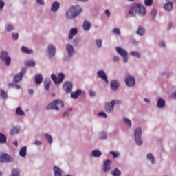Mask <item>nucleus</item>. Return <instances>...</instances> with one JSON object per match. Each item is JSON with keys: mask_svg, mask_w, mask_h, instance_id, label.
Segmentation results:
<instances>
[{"mask_svg": "<svg viewBox=\"0 0 176 176\" xmlns=\"http://www.w3.org/2000/svg\"><path fill=\"white\" fill-rule=\"evenodd\" d=\"M134 12L135 14H138V16H140L142 17L146 16V8L141 3L132 5L129 12V14L134 16Z\"/></svg>", "mask_w": 176, "mask_h": 176, "instance_id": "nucleus-1", "label": "nucleus"}, {"mask_svg": "<svg viewBox=\"0 0 176 176\" xmlns=\"http://www.w3.org/2000/svg\"><path fill=\"white\" fill-rule=\"evenodd\" d=\"M82 10L80 6H73L66 10L65 17L69 20H74L75 17H77L78 14L82 13Z\"/></svg>", "mask_w": 176, "mask_h": 176, "instance_id": "nucleus-2", "label": "nucleus"}, {"mask_svg": "<svg viewBox=\"0 0 176 176\" xmlns=\"http://www.w3.org/2000/svg\"><path fill=\"white\" fill-rule=\"evenodd\" d=\"M64 108V102L60 99H56L52 102L48 104L46 107L47 111L53 109L54 111H60Z\"/></svg>", "mask_w": 176, "mask_h": 176, "instance_id": "nucleus-3", "label": "nucleus"}, {"mask_svg": "<svg viewBox=\"0 0 176 176\" xmlns=\"http://www.w3.org/2000/svg\"><path fill=\"white\" fill-rule=\"evenodd\" d=\"M65 52H66V55L64 57L65 61L69 62L72 58H74V56H75L76 50L75 47L74 45H72L70 43H68L65 46Z\"/></svg>", "mask_w": 176, "mask_h": 176, "instance_id": "nucleus-4", "label": "nucleus"}, {"mask_svg": "<svg viewBox=\"0 0 176 176\" xmlns=\"http://www.w3.org/2000/svg\"><path fill=\"white\" fill-rule=\"evenodd\" d=\"M120 104H122V100L119 99L112 100L110 102L105 103L104 110L107 113H111V112H113L115 105H120Z\"/></svg>", "mask_w": 176, "mask_h": 176, "instance_id": "nucleus-5", "label": "nucleus"}, {"mask_svg": "<svg viewBox=\"0 0 176 176\" xmlns=\"http://www.w3.org/2000/svg\"><path fill=\"white\" fill-rule=\"evenodd\" d=\"M133 134L136 145H138V146H142V144H144L142 142V129L140 126L137 127L135 129Z\"/></svg>", "mask_w": 176, "mask_h": 176, "instance_id": "nucleus-6", "label": "nucleus"}, {"mask_svg": "<svg viewBox=\"0 0 176 176\" xmlns=\"http://www.w3.org/2000/svg\"><path fill=\"white\" fill-rule=\"evenodd\" d=\"M116 52L119 54L123 60V63H129V52L124 48L120 47H116Z\"/></svg>", "mask_w": 176, "mask_h": 176, "instance_id": "nucleus-7", "label": "nucleus"}, {"mask_svg": "<svg viewBox=\"0 0 176 176\" xmlns=\"http://www.w3.org/2000/svg\"><path fill=\"white\" fill-rule=\"evenodd\" d=\"M0 60H1V61H4L7 67L10 65L12 61V58L9 56V52L5 50H3L0 52Z\"/></svg>", "mask_w": 176, "mask_h": 176, "instance_id": "nucleus-8", "label": "nucleus"}, {"mask_svg": "<svg viewBox=\"0 0 176 176\" xmlns=\"http://www.w3.org/2000/svg\"><path fill=\"white\" fill-rule=\"evenodd\" d=\"M56 52H57V48L56 47V45L53 44L48 45L47 53L49 60H52V58H54Z\"/></svg>", "mask_w": 176, "mask_h": 176, "instance_id": "nucleus-9", "label": "nucleus"}, {"mask_svg": "<svg viewBox=\"0 0 176 176\" xmlns=\"http://www.w3.org/2000/svg\"><path fill=\"white\" fill-rule=\"evenodd\" d=\"M13 162H14V158L8 153L0 155V163H13Z\"/></svg>", "mask_w": 176, "mask_h": 176, "instance_id": "nucleus-10", "label": "nucleus"}, {"mask_svg": "<svg viewBox=\"0 0 176 176\" xmlns=\"http://www.w3.org/2000/svg\"><path fill=\"white\" fill-rule=\"evenodd\" d=\"M124 82L128 87H134L135 86V78L131 75H127Z\"/></svg>", "mask_w": 176, "mask_h": 176, "instance_id": "nucleus-11", "label": "nucleus"}, {"mask_svg": "<svg viewBox=\"0 0 176 176\" xmlns=\"http://www.w3.org/2000/svg\"><path fill=\"white\" fill-rule=\"evenodd\" d=\"M27 69L23 67L19 73H18L16 76L13 78L14 83H19V82H21L23 80V76L25 74Z\"/></svg>", "mask_w": 176, "mask_h": 176, "instance_id": "nucleus-12", "label": "nucleus"}, {"mask_svg": "<svg viewBox=\"0 0 176 176\" xmlns=\"http://www.w3.org/2000/svg\"><path fill=\"white\" fill-rule=\"evenodd\" d=\"M97 76L99 78V79H102V80H104L105 83H109V81H108V76H107V73H105V71L104 70H98L97 72Z\"/></svg>", "mask_w": 176, "mask_h": 176, "instance_id": "nucleus-13", "label": "nucleus"}, {"mask_svg": "<svg viewBox=\"0 0 176 176\" xmlns=\"http://www.w3.org/2000/svg\"><path fill=\"white\" fill-rule=\"evenodd\" d=\"M111 164H112V160H107L106 161H104L103 162V171L104 173H108V171H111L112 167L111 166Z\"/></svg>", "mask_w": 176, "mask_h": 176, "instance_id": "nucleus-14", "label": "nucleus"}, {"mask_svg": "<svg viewBox=\"0 0 176 176\" xmlns=\"http://www.w3.org/2000/svg\"><path fill=\"white\" fill-rule=\"evenodd\" d=\"M146 159L147 162H149L152 166L156 164V158H155V155L153 153H148L146 154Z\"/></svg>", "mask_w": 176, "mask_h": 176, "instance_id": "nucleus-15", "label": "nucleus"}, {"mask_svg": "<svg viewBox=\"0 0 176 176\" xmlns=\"http://www.w3.org/2000/svg\"><path fill=\"white\" fill-rule=\"evenodd\" d=\"M120 86V83L118 80H113L110 82V87L111 90H113V91H116V90L119 89Z\"/></svg>", "mask_w": 176, "mask_h": 176, "instance_id": "nucleus-16", "label": "nucleus"}, {"mask_svg": "<svg viewBox=\"0 0 176 176\" xmlns=\"http://www.w3.org/2000/svg\"><path fill=\"white\" fill-rule=\"evenodd\" d=\"M72 82H65L63 84V90L65 93H72Z\"/></svg>", "mask_w": 176, "mask_h": 176, "instance_id": "nucleus-17", "label": "nucleus"}, {"mask_svg": "<svg viewBox=\"0 0 176 176\" xmlns=\"http://www.w3.org/2000/svg\"><path fill=\"white\" fill-rule=\"evenodd\" d=\"M78 34V29L76 28H72L69 32L68 38L70 40L74 39V37Z\"/></svg>", "mask_w": 176, "mask_h": 176, "instance_id": "nucleus-18", "label": "nucleus"}, {"mask_svg": "<svg viewBox=\"0 0 176 176\" xmlns=\"http://www.w3.org/2000/svg\"><path fill=\"white\" fill-rule=\"evenodd\" d=\"M137 35L139 36H144L146 34V30L142 25H139L136 31Z\"/></svg>", "mask_w": 176, "mask_h": 176, "instance_id": "nucleus-19", "label": "nucleus"}, {"mask_svg": "<svg viewBox=\"0 0 176 176\" xmlns=\"http://www.w3.org/2000/svg\"><path fill=\"white\" fill-rule=\"evenodd\" d=\"M90 156L91 157H96V159H98L102 156V153H101L100 150L95 149L91 151Z\"/></svg>", "mask_w": 176, "mask_h": 176, "instance_id": "nucleus-20", "label": "nucleus"}, {"mask_svg": "<svg viewBox=\"0 0 176 176\" xmlns=\"http://www.w3.org/2000/svg\"><path fill=\"white\" fill-rule=\"evenodd\" d=\"M58 9H60V2L58 1H54L51 5V12H58Z\"/></svg>", "mask_w": 176, "mask_h": 176, "instance_id": "nucleus-21", "label": "nucleus"}, {"mask_svg": "<svg viewBox=\"0 0 176 176\" xmlns=\"http://www.w3.org/2000/svg\"><path fill=\"white\" fill-rule=\"evenodd\" d=\"M157 107L160 109H163L166 107V101L162 98H159L157 101Z\"/></svg>", "mask_w": 176, "mask_h": 176, "instance_id": "nucleus-22", "label": "nucleus"}, {"mask_svg": "<svg viewBox=\"0 0 176 176\" xmlns=\"http://www.w3.org/2000/svg\"><path fill=\"white\" fill-rule=\"evenodd\" d=\"M173 8H174V5L171 1H167L164 4V9L166 10V12H171Z\"/></svg>", "mask_w": 176, "mask_h": 176, "instance_id": "nucleus-23", "label": "nucleus"}, {"mask_svg": "<svg viewBox=\"0 0 176 176\" xmlns=\"http://www.w3.org/2000/svg\"><path fill=\"white\" fill-rule=\"evenodd\" d=\"M19 156L23 159L27 157V146H23L19 150Z\"/></svg>", "mask_w": 176, "mask_h": 176, "instance_id": "nucleus-24", "label": "nucleus"}, {"mask_svg": "<svg viewBox=\"0 0 176 176\" xmlns=\"http://www.w3.org/2000/svg\"><path fill=\"white\" fill-rule=\"evenodd\" d=\"M122 122L126 126V127H129V129H130L133 126V122L127 117H123Z\"/></svg>", "mask_w": 176, "mask_h": 176, "instance_id": "nucleus-25", "label": "nucleus"}, {"mask_svg": "<svg viewBox=\"0 0 176 176\" xmlns=\"http://www.w3.org/2000/svg\"><path fill=\"white\" fill-rule=\"evenodd\" d=\"M53 171L55 176H63V170L61 168L57 166H53Z\"/></svg>", "mask_w": 176, "mask_h": 176, "instance_id": "nucleus-26", "label": "nucleus"}, {"mask_svg": "<svg viewBox=\"0 0 176 176\" xmlns=\"http://www.w3.org/2000/svg\"><path fill=\"white\" fill-rule=\"evenodd\" d=\"M98 138L100 141H107L108 140V133L105 131H101L98 133Z\"/></svg>", "mask_w": 176, "mask_h": 176, "instance_id": "nucleus-27", "label": "nucleus"}, {"mask_svg": "<svg viewBox=\"0 0 176 176\" xmlns=\"http://www.w3.org/2000/svg\"><path fill=\"white\" fill-rule=\"evenodd\" d=\"M34 79L36 85H41V83L43 82V76H42L41 74H36Z\"/></svg>", "mask_w": 176, "mask_h": 176, "instance_id": "nucleus-28", "label": "nucleus"}, {"mask_svg": "<svg viewBox=\"0 0 176 176\" xmlns=\"http://www.w3.org/2000/svg\"><path fill=\"white\" fill-rule=\"evenodd\" d=\"M15 30L16 28H14V25L12 23H8L6 25V27H5L6 32H13V31H14Z\"/></svg>", "mask_w": 176, "mask_h": 176, "instance_id": "nucleus-29", "label": "nucleus"}, {"mask_svg": "<svg viewBox=\"0 0 176 176\" xmlns=\"http://www.w3.org/2000/svg\"><path fill=\"white\" fill-rule=\"evenodd\" d=\"M129 55L132 57H135V58H141L142 57V55H141V53L137 50H133L129 52Z\"/></svg>", "mask_w": 176, "mask_h": 176, "instance_id": "nucleus-30", "label": "nucleus"}, {"mask_svg": "<svg viewBox=\"0 0 176 176\" xmlns=\"http://www.w3.org/2000/svg\"><path fill=\"white\" fill-rule=\"evenodd\" d=\"M52 85V80L46 79L44 81V89L46 91L50 90V86Z\"/></svg>", "mask_w": 176, "mask_h": 176, "instance_id": "nucleus-31", "label": "nucleus"}, {"mask_svg": "<svg viewBox=\"0 0 176 176\" xmlns=\"http://www.w3.org/2000/svg\"><path fill=\"white\" fill-rule=\"evenodd\" d=\"M90 28H91V23L87 21H85L82 25V29L87 32L90 31Z\"/></svg>", "mask_w": 176, "mask_h": 176, "instance_id": "nucleus-32", "label": "nucleus"}, {"mask_svg": "<svg viewBox=\"0 0 176 176\" xmlns=\"http://www.w3.org/2000/svg\"><path fill=\"white\" fill-rule=\"evenodd\" d=\"M15 113L17 115V116H20L21 118L25 116V113L24 112V111H23V109H21V107H18L16 109Z\"/></svg>", "mask_w": 176, "mask_h": 176, "instance_id": "nucleus-33", "label": "nucleus"}, {"mask_svg": "<svg viewBox=\"0 0 176 176\" xmlns=\"http://www.w3.org/2000/svg\"><path fill=\"white\" fill-rule=\"evenodd\" d=\"M64 79H65V74L64 73H58L57 78V85H60L64 82Z\"/></svg>", "mask_w": 176, "mask_h": 176, "instance_id": "nucleus-34", "label": "nucleus"}, {"mask_svg": "<svg viewBox=\"0 0 176 176\" xmlns=\"http://www.w3.org/2000/svg\"><path fill=\"white\" fill-rule=\"evenodd\" d=\"M21 50L23 53H25V54H33L34 53V50L28 49V47L25 46H22L21 47Z\"/></svg>", "mask_w": 176, "mask_h": 176, "instance_id": "nucleus-35", "label": "nucleus"}, {"mask_svg": "<svg viewBox=\"0 0 176 176\" xmlns=\"http://www.w3.org/2000/svg\"><path fill=\"white\" fill-rule=\"evenodd\" d=\"M70 93H71L72 98H73L74 100H76V98H78L79 96L82 94V90L78 89L75 92H70Z\"/></svg>", "mask_w": 176, "mask_h": 176, "instance_id": "nucleus-36", "label": "nucleus"}, {"mask_svg": "<svg viewBox=\"0 0 176 176\" xmlns=\"http://www.w3.org/2000/svg\"><path fill=\"white\" fill-rule=\"evenodd\" d=\"M20 127L15 126H13L10 130V134L11 135H16L20 133Z\"/></svg>", "mask_w": 176, "mask_h": 176, "instance_id": "nucleus-37", "label": "nucleus"}, {"mask_svg": "<svg viewBox=\"0 0 176 176\" xmlns=\"http://www.w3.org/2000/svg\"><path fill=\"white\" fill-rule=\"evenodd\" d=\"M44 137L46 141H47L48 144H50V145H52V144H53V137H52V135L49 133H45Z\"/></svg>", "mask_w": 176, "mask_h": 176, "instance_id": "nucleus-38", "label": "nucleus"}, {"mask_svg": "<svg viewBox=\"0 0 176 176\" xmlns=\"http://www.w3.org/2000/svg\"><path fill=\"white\" fill-rule=\"evenodd\" d=\"M72 108L69 107L67 109L63 114V118H69L71 116V113L72 112Z\"/></svg>", "mask_w": 176, "mask_h": 176, "instance_id": "nucleus-39", "label": "nucleus"}, {"mask_svg": "<svg viewBox=\"0 0 176 176\" xmlns=\"http://www.w3.org/2000/svg\"><path fill=\"white\" fill-rule=\"evenodd\" d=\"M111 175L113 176H121L122 171L119 170V168H116L113 170L111 171Z\"/></svg>", "mask_w": 176, "mask_h": 176, "instance_id": "nucleus-40", "label": "nucleus"}, {"mask_svg": "<svg viewBox=\"0 0 176 176\" xmlns=\"http://www.w3.org/2000/svg\"><path fill=\"white\" fill-rule=\"evenodd\" d=\"M95 43L98 49H101V47H102V39L97 38L95 41Z\"/></svg>", "mask_w": 176, "mask_h": 176, "instance_id": "nucleus-41", "label": "nucleus"}, {"mask_svg": "<svg viewBox=\"0 0 176 176\" xmlns=\"http://www.w3.org/2000/svg\"><path fill=\"white\" fill-rule=\"evenodd\" d=\"M112 34H113V35H116L117 36H120V28H115L112 30Z\"/></svg>", "mask_w": 176, "mask_h": 176, "instance_id": "nucleus-42", "label": "nucleus"}, {"mask_svg": "<svg viewBox=\"0 0 176 176\" xmlns=\"http://www.w3.org/2000/svg\"><path fill=\"white\" fill-rule=\"evenodd\" d=\"M109 155H112L113 159H118L120 156V153L118 151H110Z\"/></svg>", "mask_w": 176, "mask_h": 176, "instance_id": "nucleus-43", "label": "nucleus"}, {"mask_svg": "<svg viewBox=\"0 0 176 176\" xmlns=\"http://www.w3.org/2000/svg\"><path fill=\"white\" fill-rule=\"evenodd\" d=\"M0 144H6V135L0 133Z\"/></svg>", "mask_w": 176, "mask_h": 176, "instance_id": "nucleus-44", "label": "nucleus"}, {"mask_svg": "<svg viewBox=\"0 0 176 176\" xmlns=\"http://www.w3.org/2000/svg\"><path fill=\"white\" fill-rule=\"evenodd\" d=\"M0 96L1 98L6 100L8 98V93L5 90L1 89L0 92Z\"/></svg>", "mask_w": 176, "mask_h": 176, "instance_id": "nucleus-45", "label": "nucleus"}, {"mask_svg": "<svg viewBox=\"0 0 176 176\" xmlns=\"http://www.w3.org/2000/svg\"><path fill=\"white\" fill-rule=\"evenodd\" d=\"M161 76H166L167 78H169L171 76V72L168 71H164L160 72Z\"/></svg>", "mask_w": 176, "mask_h": 176, "instance_id": "nucleus-46", "label": "nucleus"}, {"mask_svg": "<svg viewBox=\"0 0 176 176\" xmlns=\"http://www.w3.org/2000/svg\"><path fill=\"white\" fill-rule=\"evenodd\" d=\"M36 62L34 60H29L26 62V65L28 67H35Z\"/></svg>", "mask_w": 176, "mask_h": 176, "instance_id": "nucleus-47", "label": "nucleus"}, {"mask_svg": "<svg viewBox=\"0 0 176 176\" xmlns=\"http://www.w3.org/2000/svg\"><path fill=\"white\" fill-rule=\"evenodd\" d=\"M145 6H152L153 5V0H144Z\"/></svg>", "mask_w": 176, "mask_h": 176, "instance_id": "nucleus-48", "label": "nucleus"}, {"mask_svg": "<svg viewBox=\"0 0 176 176\" xmlns=\"http://www.w3.org/2000/svg\"><path fill=\"white\" fill-rule=\"evenodd\" d=\"M51 79L53 80L55 85H57V76L54 73L51 74Z\"/></svg>", "mask_w": 176, "mask_h": 176, "instance_id": "nucleus-49", "label": "nucleus"}, {"mask_svg": "<svg viewBox=\"0 0 176 176\" xmlns=\"http://www.w3.org/2000/svg\"><path fill=\"white\" fill-rule=\"evenodd\" d=\"M12 36L14 41H17V39H19V33L12 32Z\"/></svg>", "mask_w": 176, "mask_h": 176, "instance_id": "nucleus-50", "label": "nucleus"}, {"mask_svg": "<svg viewBox=\"0 0 176 176\" xmlns=\"http://www.w3.org/2000/svg\"><path fill=\"white\" fill-rule=\"evenodd\" d=\"M151 14L153 16V17H156V14H157V11L156 9L153 8L151 10Z\"/></svg>", "mask_w": 176, "mask_h": 176, "instance_id": "nucleus-51", "label": "nucleus"}, {"mask_svg": "<svg viewBox=\"0 0 176 176\" xmlns=\"http://www.w3.org/2000/svg\"><path fill=\"white\" fill-rule=\"evenodd\" d=\"M98 118H104V119H107V113H105L104 112H100L99 113H98Z\"/></svg>", "mask_w": 176, "mask_h": 176, "instance_id": "nucleus-52", "label": "nucleus"}, {"mask_svg": "<svg viewBox=\"0 0 176 176\" xmlns=\"http://www.w3.org/2000/svg\"><path fill=\"white\" fill-rule=\"evenodd\" d=\"M89 97H96V91L91 89L88 93Z\"/></svg>", "mask_w": 176, "mask_h": 176, "instance_id": "nucleus-53", "label": "nucleus"}, {"mask_svg": "<svg viewBox=\"0 0 176 176\" xmlns=\"http://www.w3.org/2000/svg\"><path fill=\"white\" fill-rule=\"evenodd\" d=\"M120 60V58L118 56L115 55L113 56V63H119Z\"/></svg>", "mask_w": 176, "mask_h": 176, "instance_id": "nucleus-54", "label": "nucleus"}, {"mask_svg": "<svg viewBox=\"0 0 176 176\" xmlns=\"http://www.w3.org/2000/svg\"><path fill=\"white\" fill-rule=\"evenodd\" d=\"M36 3H37V5H41V6H44L45 0H36Z\"/></svg>", "mask_w": 176, "mask_h": 176, "instance_id": "nucleus-55", "label": "nucleus"}, {"mask_svg": "<svg viewBox=\"0 0 176 176\" xmlns=\"http://www.w3.org/2000/svg\"><path fill=\"white\" fill-rule=\"evenodd\" d=\"M5 8V1L3 0H0V10H2Z\"/></svg>", "mask_w": 176, "mask_h": 176, "instance_id": "nucleus-56", "label": "nucleus"}, {"mask_svg": "<svg viewBox=\"0 0 176 176\" xmlns=\"http://www.w3.org/2000/svg\"><path fill=\"white\" fill-rule=\"evenodd\" d=\"M131 43H132L133 45H138V41H137V39L135 38H131Z\"/></svg>", "mask_w": 176, "mask_h": 176, "instance_id": "nucleus-57", "label": "nucleus"}, {"mask_svg": "<svg viewBox=\"0 0 176 176\" xmlns=\"http://www.w3.org/2000/svg\"><path fill=\"white\" fill-rule=\"evenodd\" d=\"M34 145H36V146H41L42 145V142L39 140H36L34 142Z\"/></svg>", "mask_w": 176, "mask_h": 176, "instance_id": "nucleus-58", "label": "nucleus"}, {"mask_svg": "<svg viewBox=\"0 0 176 176\" xmlns=\"http://www.w3.org/2000/svg\"><path fill=\"white\" fill-rule=\"evenodd\" d=\"M160 47H166V43L164 41H160Z\"/></svg>", "mask_w": 176, "mask_h": 176, "instance_id": "nucleus-59", "label": "nucleus"}, {"mask_svg": "<svg viewBox=\"0 0 176 176\" xmlns=\"http://www.w3.org/2000/svg\"><path fill=\"white\" fill-rule=\"evenodd\" d=\"M104 13L106 16H107V17H111V12H109V10L108 9L105 10Z\"/></svg>", "mask_w": 176, "mask_h": 176, "instance_id": "nucleus-60", "label": "nucleus"}, {"mask_svg": "<svg viewBox=\"0 0 176 176\" xmlns=\"http://www.w3.org/2000/svg\"><path fill=\"white\" fill-rule=\"evenodd\" d=\"M173 28V23L172 22H169L167 25V30H171Z\"/></svg>", "mask_w": 176, "mask_h": 176, "instance_id": "nucleus-61", "label": "nucleus"}, {"mask_svg": "<svg viewBox=\"0 0 176 176\" xmlns=\"http://www.w3.org/2000/svg\"><path fill=\"white\" fill-rule=\"evenodd\" d=\"M27 2H28V0H22L21 3L23 6H25V5H27Z\"/></svg>", "mask_w": 176, "mask_h": 176, "instance_id": "nucleus-62", "label": "nucleus"}, {"mask_svg": "<svg viewBox=\"0 0 176 176\" xmlns=\"http://www.w3.org/2000/svg\"><path fill=\"white\" fill-rule=\"evenodd\" d=\"M14 89H15L16 90H20L21 87H20V85L15 84V85H14Z\"/></svg>", "mask_w": 176, "mask_h": 176, "instance_id": "nucleus-63", "label": "nucleus"}, {"mask_svg": "<svg viewBox=\"0 0 176 176\" xmlns=\"http://www.w3.org/2000/svg\"><path fill=\"white\" fill-rule=\"evenodd\" d=\"M171 97L176 100V91L172 94Z\"/></svg>", "mask_w": 176, "mask_h": 176, "instance_id": "nucleus-64", "label": "nucleus"}]
</instances>
